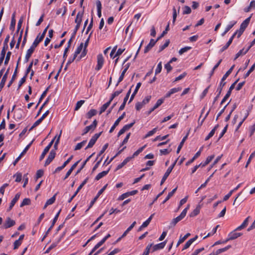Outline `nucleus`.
Returning a JSON list of instances; mask_svg holds the SVG:
<instances>
[{"mask_svg": "<svg viewBox=\"0 0 255 255\" xmlns=\"http://www.w3.org/2000/svg\"><path fill=\"white\" fill-rule=\"evenodd\" d=\"M8 70H7L6 73L4 74V75L3 76L2 79L0 83V92L1 91L2 89L4 87L5 85V83L6 81L7 78V75H8Z\"/></svg>", "mask_w": 255, "mask_h": 255, "instance_id": "21", "label": "nucleus"}, {"mask_svg": "<svg viewBox=\"0 0 255 255\" xmlns=\"http://www.w3.org/2000/svg\"><path fill=\"white\" fill-rule=\"evenodd\" d=\"M164 102V99H159L157 100L155 105L153 106V109L158 108Z\"/></svg>", "mask_w": 255, "mask_h": 255, "instance_id": "48", "label": "nucleus"}, {"mask_svg": "<svg viewBox=\"0 0 255 255\" xmlns=\"http://www.w3.org/2000/svg\"><path fill=\"white\" fill-rule=\"evenodd\" d=\"M130 133H128V134H127L126 137L125 138L124 140L122 141V142L121 144V146H123L124 144H125L128 142V139L130 137Z\"/></svg>", "mask_w": 255, "mask_h": 255, "instance_id": "63", "label": "nucleus"}, {"mask_svg": "<svg viewBox=\"0 0 255 255\" xmlns=\"http://www.w3.org/2000/svg\"><path fill=\"white\" fill-rule=\"evenodd\" d=\"M203 147H201L200 149V150L196 152V153L194 155V156L192 157V159H191L190 160L188 161L186 163V165L188 166L189 164H190L191 163H192L197 158H198L201 154V151L203 149Z\"/></svg>", "mask_w": 255, "mask_h": 255, "instance_id": "14", "label": "nucleus"}, {"mask_svg": "<svg viewBox=\"0 0 255 255\" xmlns=\"http://www.w3.org/2000/svg\"><path fill=\"white\" fill-rule=\"evenodd\" d=\"M181 89H182V88L181 87H177V88H172V89H170L169 91H170V93L172 95L175 93L180 91L181 90Z\"/></svg>", "mask_w": 255, "mask_h": 255, "instance_id": "61", "label": "nucleus"}, {"mask_svg": "<svg viewBox=\"0 0 255 255\" xmlns=\"http://www.w3.org/2000/svg\"><path fill=\"white\" fill-rule=\"evenodd\" d=\"M87 141L86 140H83V141L78 143L75 147L74 150H80L83 146L85 145L86 144Z\"/></svg>", "mask_w": 255, "mask_h": 255, "instance_id": "38", "label": "nucleus"}, {"mask_svg": "<svg viewBox=\"0 0 255 255\" xmlns=\"http://www.w3.org/2000/svg\"><path fill=\"white\" fill-rule=\"evenodd\" d=\"M83 15V12H78L77 14L75 20V23H76L77 24H80L81 25V23L82 22V17Z\"/></svg>", "mask_w": 255, "mask_h": 255, "instance_id": "24", "label": "nucleus"}, {"mask_svg": "<svg viewBox=\"0 0 255 255\" xmlns=\"http://www.w3.org/2000/svg\"><path fill=\"white\" fill-rule=\"evenodd\" d=\"M169 43H170L169 40V39L167 40L163 45H162L159 47V52L162 51L163 49H164L165 48H166L168 46Z\"/></svg>", "mask_w": 255, "mask_h": 255, "instance_id": "49", "label": "nucleus"}, {"mask_svg": "<svg viewBox=\"0 0 255 255\" xmlns=\"http://www.w3.org/2000/svg\"><path fill=\"white\" fill-rule=\"evenodd\" d=\"M219 227V225H217L213 230L212 231L209 233L205 237H204L203 238V239H205L206 238H207V237H209L210 236H211L212 235H213L214 234L216 233V231H217V230L218 229V228Z\"/></svg>", "mask_w": 255, "mask_h": 255, "instance_id": "41", "label": "nucleus"}, {"mask_svg": "<svg viewBox=\"0 0 255 255\" xmlns=\"http://www.w3.org/2000/svg\"><path fill=\"white\" fill-rule=\"evenodd\" d=\"M132 157H127L122 163L119 164L117 167V170H119L124 167Z\"/></svg>", "mask_w": 255, "mask_h": 255, "instance_id": "25", "label": "nucleus"}, {"mask_svg": "<svg viewBox=\"0 0 255 255\" xmlns=\"http://www.w3.org/2000/svg\"><path fill=\"white\" fill-rule=\"evenodd\" d=\"M15 224V222L13 220H12L9 217L6 219L3 225V228L4 229H7L13 226Z\"/></svg>", "mask_w": 255, "mask_h": 255, "instance_id": "6", "label": "nucleus"}, {"mask_svg": "<svg viewBox=\"0 0 255 255\" xmlns=\"http://www.w3.org/2000/svg\"><path fill=\"white\" fill-rule=\"evenodd\" d=\"M55 138L56 136L49 142L48 145L44 149L42 154H41L39 157L40 161H41L44 158L45 155L47 154V153L48 152L50 148L52 146Z\"/></svg>", "mask_w": 255, "mask_h": 255, "instance_id": "4", "label": "nucleus"}, {"mask_svg": "<svg viewBox=\"0 0 255 255\" xmlns=\"http://www.w3.org/2000/svg\"><path fill=\"white\" fill-rule=\"evenodd\" d=\"M157 40V39L156 40H155L153 39H150L149 43L145 47L144 50V53H147L148 52L149 50L155 45Z\"/></svg>", "mask_w": 255, "mask_h": 255, "instance_id": "16", "label": "nucleus"}, {"mask_svg": "<svg viewBox=\"0 0 255 255\" xmlns=\"http://www.w3.org/2000/svg\"><path fill=\"white\" fill-rule=\"evenodd\" d=\"M85 103L84 100H80L77 102L76 106L75 107V110H78L82 106V105Z\"/></svg>", "mask_w": 255, "mask_h": 255, "instance_id": "46", "label": "nucleus"}, {"mask_svg": "<svg viewBox=\"0 0 255 255\" xmlns=\"http://www.w3.org/2000/svg\"><path fill=\"white\" fill-rule=\"evenodd\" d=\"M126 72H126V69H124L123 70V71H122V73H121V75H120V77L119 78V80H118V81L117 82V84H116L117 86L119 85V84L121 82H122L123 80L124 76H125V75Z\"/></svg>", "mask_w": 255, "mask_h": 255, "instance_id": "42", "label": "nucleus"}, {"mask_svg": "<svg viewBox=\"0 0 255 255\" xmlns=\"http://www.w3.org/2000/svg\"><path fill=\"white\" fill-rule=\"evenodd\" d=\"M158 130L157 128H155L151 130L148 131L147 133L145 135L144 138H147L149 136L153 135Z\"/></svg>", "mask_w": 255, "mask_h": 255, "instance_id": "40", "label": "nucleus"}, {"mask_svg": "<svg viewBox=\"0 0 255 255\" xmlns=\"http://www.w3.org/2000/svg\"><path fill=\"white\" fill-rule=\"evenodd\" d=\"M197 238H198V237H197V236H196L194 238H192V239H190L189 240H188L185 244L183 250H186V249H188L191 246V245L193 243V242H194L197 239Z\"/></svg>", "mask_w": 255, "mask_h": 255, "instance_id": "27", "label": "nucleus"}, {"mask_svg": "<svg viewBox=\"0 0 255 255\" xmlns=\"http://www.w3.org/2000/svg\"><path fill=\"white\" fill-rule=\"evenodd\" d=\"M97 111L95 109L90 110L87 114V117L88 119H91L92 117L96 115Z\"/></svg>", "mask_w": 255, "mask_h": 255, "instance_id": "35", "label": "nucleus"}, {"mask_svg": "<svg viewBox=\"0 0 255 255\" xmlns=\"http://www.w3.org/2000/svg\"><path fill=\"white\" fill-rule=\"evenodd\" d=\"M191 49V47L190 46H186L185 47L182 48L180 49L179 51V54L180 55H182L185 52H187L188 50H190Z\"/></svg>", "mask_w": 255, "mask_h": 255, "instance_id": "43", "label": "nucleus"}, {"mask_svg": "<svg viewBox=\"0 0 255 255\" xmlns=\"http://www.w3.org/2000/svg\"><path fill=\"white\" fill-rule=\"evenodd\" d=\"M254 8H255V0H253L250 2V5L247 8V9L246 10V11L248 12L250 9Z\"/></svg>", "mask_w": 255, "mask_h": 255, "instance_id": "52", "label": "nucleus"}, {"mask_svg": "<svg viewBox=\"0 0 255 255\" xmlns=\"http://www.w3.org/2000/svg\"><path fill=\"white\" fill-rule=\"evenodd\" d=\"M225 84H226L225 82H224V83L221 82L220 83V85H219V87L217 89V92H218V93L217 95L216 96V97L215 98V99L214 100V102H213L214 103L215 102H216V101L219 98V97L220 96V94H221V93L222 92V88L224 86Z\"/></svg>", "mask_w": 255, "mask_h": 255, "instance_id": "17", "label": "nucleus"}, {"mask_svg": "<svg viewBox=\"0 0 255 255\" xmlns=\"http://www.w3.org/2000/svg\"><path fill=\"white\" fill-rule=\"evenodd\" d=\"M144 106L142 102H137L135 105V108L137 111H139Z\"/></svg>", "mask_w": 255, "mask_h": 255, "instance_id": "62", "label": "nucleus"}, {"mask_svg": "<svg viewBox=\"0 0 255 255\" xmlns=\"http://www.w3.org/2000/svg\"><path fill=\"white\" fill-rule=\"evenodd\" d=\"M97 121L95 120L93 123L88 126H87L84 129L83 132L82 134V135L86 134L88 133L90 130H93L97 127Z\"/></svg>", "mask_w": 255, "mask_h": 255, "instance_id": "5", "label": "nucleus"}, {"mask_svg": "<svg viewBox=\"0 0 255 255\" xmlns=\"http://www.w3.org/2000/svg\"><path fill=\"white\" fill-rule=\"evenodd\" d=\"M190 235V233L186 234L184 237L180 236V239L176 245V247H178L180 244L183 243L184 241Z\"/></svg>", "mask_w": 255, "mask_h": 255, "instance_id": "34", "label": "nucleus"}, {"mask_svg": "<svg viewBox=\"0 0 255 255\" xmlns=\"http://www.w3.org/2000/svg\"><path fill=\"white\" fill-rule=\"evenodd\" d=\"M21 244V242H20L19 241H18L17 240H16L14 242V244H13V245H14L13 249L14 250L17 249L20 246Z\"/></svg>", "mask_w": 255, "mask_h": 255, "instance_id": "64", "label": "nucleus"}, {"mask_svg": "<svg viewBox=\"0 0 255 255\" xmlns=\"http://www.w3.org/2000/svg\"><path fill=\"white\" fill-rule=\"evenodd\" d=\"M88 179H85L82 183L80 185V186L78 187L77 190L75 191L73 195L68 200V202L70 203L72 200L74 199V198L76 196L78 193L80 191V190L82 189V188L84 186V185L87 182Z\"/></svg>", "mask_w": 255, "mask_h": 255, "instance_id": "9", "label": "nucleus"}, {"mask_svg": "<svg viewBox=\"0 0 255 255\" xmlns=\"http://www.w3.org/2000/svg\"><path fill=\"white\" fill-rule=\"evenodd\" d=\"M11 54V53L10 51H8L6 53V57H5V61H4L5 65H6L8 64L9 60L10 59V57Z\"/></svg>", "mask_w": 255, "mask_h": 255, "instance_id": "58", "label": "nucleus"}, {"mask_svg": "<svg viewBox=\"0 0 255 255\" xmlns=\"http://www.w3.org/2000/svg\"><path fill=\"white\" fill-rule=\"evenodd\" d=\"M191 12V9L189 6L186 5L183 7V14H190Z\"/></svg>", "mask_w": 255, "mask_h": 255, "instance_id": "47", "label": "nucleus"}, {"mask_svg": "<svg viewBox=\"0 0 255 255\" xmlns=\"http://www.w3.org/2000/svg\"><path fill=\"white\" fill-rule=\"evenodd\" d=\"M166 241H165L162 243L154 245L152 248V252L163 249L166 245Z\"/></svg>", "mask_w": 255, "mask_h": 255, "instance_id": "15", "label": "nucleus"}, {"mask_svg": "<svg viewBox=\"0 0 255 255\" xmlns=\"http://www.w3.org/2000/svg\"><path fill=\"white\" fill-rule=\"evenodd\" d=\"M146 147V145H143V146L139 148L138 150H137L136 151L134 152L132 156L131 157L132 158L137 156L140 152H141Z\"/></svg>", "mask_w": 255, "mask_h": 255, "instance_id": "39", "label": "nucleus"}, {"mask_svg": "<svg viewBox=\"0 0 255 255\" xmlns=\"http://www.w3.org/2000/svg\"><path fill=\"white\" fill-rule=\"evenodd\" d=\"M176 162H175L174 163H173L171 165H170L168 169H167L166 172L165 173L164 175H163L160 184L162 185L165 181L166 180L170 173L171 172L173 168H174Z\"/></svg>", "mask_w": 255, "mask_h": 255, "instance_id": "3", "label": "nucleus"}, {"mask_svg": "<svg viewBox=\"0 0 255 255\" xmlns=\"http://www.w3.org/2000/svg\"><path fill=\"white\" fill-rule=\"evenodd\" d=\"M177 190V187L173 189L171 192H170L167 196L166 197V198L164 199V200L162 202V204H164L166 203L174 194L175 191Z\"/></svg>", "mask_w": 255, "mask_h": 255, "instance_id": "33", "label": "nucleus"}, {"mask_svg": "<svg viewBox=\"0 0 255 255\" xmlns=\"http://www.w3.org/2000/svg\"><path fill=\"white\" fill-rule=\"evenodd\" d=\"M110 105V102H108L104 104L101 108L100 111V114H102L103 112H104L108 108V107Z\"/></svg>", "mask_w": 255, "mask_h": 255, "instance_id": "37", "label": "nucleus"}, {"mask_svg": "<svg viewBox=\"0 0 255 255\" xmlns=\"http://www.w3.org/2000/svg\"><path fill=\"white\" fill-rule=\"evenodd\" d=\"M107 186V185H106L101 189H100L99 191L97 196L94 198V199L92 201H91V202L90 204L89 208H91L93 206V205H94V204L95 203V202L97 200V199L98 198V197L100 196L101 194H102V193L105 190Z\"/></svg>", "mask_w": 255, "mask_h": 255, "instance_id": "12", "label": "nucleus"}, {"mask_svg": "<svg viewBox=\"0 0 255 255\" xmlns=\"http://www.w3.org/2000/svg\"><path fill=\"white\" fill-rule=\"evenodd\" d=\"M255 156V150L250 155L246 165V167H247L250 164L251 160Z\"/></svg>", "mask_w": 255, "mask_h": 255, "instance_id": "55", "label": "nucleus"}, {"mask_svg": "<svg viewBox=\"0 0 255 255\" xmlns=\"http://www.w3.org/2000/svg\"><path fill=\"white\" fill-rule=\"evenodd\" d=\"M60 212H61V210H60L56 214V215H55L54 218L53 219V221H52V224H51V226H54L55 223L56 222L57 219H58V218L59 216V214L60 213Z\"/></svg>", "mask_w": 255, "mask_h": 255, "instance_id": "59", "label": "nucleus"}, {"mask_svg": "<svg viewBox=\"0 0 255 255\" xmlns=\"http://www.w3.org/2000/svg\"><path fill=\"white\" fill-rule=\"evenodd\" d=\"M187 135H186L185 136H184L183 138V139H182L181 141L180 142L179 145H178L177 149V151L176 152H177V153H178L180 152V151L181 149L182 148V146H183V145L185 140L187 139Z\"/></svg>", "mask_w": 255, "mask_h": 255, "instance_id": "36", "label": "nucleus"}, {"mask_svg": "<svg viewBox=\"0 0 255 255\" xmlns=\"http://www.w3.org/2000/svg\"><path fill=\"white\" fill-rule=\"evenodd\" d=\"M151 98V96H147L146 97H145V98L141 102L142 104H143L144 105H145L146 104L148 103L149 102V101H150Z\"/></svg>", "mask_w": 255, "mask_h": 255, "instance_id": "54", "label": "nucleus"}, {"mask_svg": "<svg viewBox=\"0 0 255 255\" xmlns=\"http://www.w3.org/2000/svg\"><path fill=\"white\" fill-rule=\"evenodd\" d=\"M34 51V49H33V48H32L30 47L27 50L26 53V55H25V58H24V62H25L26 63V62H27L29 61V58L31 57L32 54L33 53Z\"/></svg>", "mask_w": 255, "mask_h": 255, "instance_id": "18", "label": "nucleus"}, {"mask_svg": "<svg viewBox=\"0 0 255 255\" xmlns=\"http://www.w3.org/2000/svg\"><path fill=\"white\" fill-rule=\"evenodd\" d=\"M104 63V58L102 54L97 55V65L95 68V70L99 71L103 67Z\"/></svg>", "mask_w": 255, "mask_h": 255, "instance_id": "2", "label": "nucleus"}, {"mask_svg": "<svg viewBox=\"0 0 255 255\" xmlns=\"http://www.w3.org/2000/svg\"><path fill=\"white\" fill-rule=\"evenodd\" d=\"M236 22H237L235 21H231L230 23L227 26L225 29L226 31L228 32L234 26Z\"/></svg>", "mask_w": 255, "mask_h": 255, "instance_id": "51", "label": "nucleus"}, {"mask_svg": "<svg viewBox=\"0 0 255 255\" xmlns=\"http://www.w3.org/2000/svg\"><path fill=\"white\" fill-rule=\"evenodd\" d=\"M152 244H150V245H148L145 250V251L144 252L143 254V255H148L149 252H150V251L151 250V248L152 247Z\"/></svg>", "mask_w": 255, "mask_h": 255, "instance_id": "53", "label": "nucleus"}, {"mask_svg": "<svg viewBox=\"0 0 255 255\" xmlns=\"http://www.w3.org/2000/svg\"><path fill=\"white\" fill-rule=\"evenodd\" d=\"M162 70V62H160L158 65L157 66L155 69V75H157L161 72V71Z\"/></svg>", "mask_w": 255, "mask_h": 255, "instance_id": "50", "label": "nucleus"}, {"mask_svg": "<svg viewBox=\"0 0 255 255\" xmlns=\"http://www.w3.org/2000/svg\"><path fill=\"white\" fill-rule=\"evenodd\" d=\"M250 219V217H248L243 222V223L239 226L236 230H241L242 229L245 228L248 224L249 219Z\"/></svg>", "mask_w": 255, "mask_h": 255, "instance_id": "26", "label": "nucleus"}, {"mask_svg": "<svg viewBox=\"0 0 255 255\" xmlns=\"http://www.w3.org/2000/svg\"><path fill=\"white\" fill-rule=\"evenodd\" d=\"M110 171V168H109L106 171H103L100 173H99L95 177V180H99L100 179H101L102 178H103V177L105 176L106 175H107L108 174V173H109Z\"/></svg>", "mask_w": 255, "mask_h": 255, "instance_id": "22", "label": "nucleus"}, {"mask_svg": "<svg viewBox=\"0 0 255 255\" xmlns=\"http://www.w3.org/2000/svg\"><path fill=\"white\" fill-rule=\"evenodd\" d=\"M141 85V84L140 82L136 84L135 88L133 93L132 94V95L130 96V99H129V103H130L133 100V99L134 98V96L137 94V93L139 88L140 87Z\"/></svg>", "mask_w": 255, "mask_h": 255, "instance_id": "20", "label": "nucleus"}, {"mask_svg": "<svg viewBox=\"0 0 255 255\" xmlns=\"http://www.w3.org/2000/svg\"><path fill=\"white\" fill-rule=\"evenodd\" d=\"M56 199V194L54 195L53 197L48 199L46 202L45 203L44 206V209H45L48 206L52 204L55 201Z\"/></svg>", "mask_w": 255, "mask_h": 255, "instance_id": "29", "label": "nucleus"}, {"mask_svg": "<svg viewBox=\"0 0 255 255\" xmlns=\"http://www.w3.org/2000/svg\"><path fill=\"white\" fill-rule=\"evenodd\" d=\"M255 68V64H254L252 66V67L250 68L249 70L247 72V73L244 75V78L245 79L247 78L250 75V74L254 70Z\"/></svg>", "mask_w": 255, "mask_h": 255, "instance_id": "44", "label": "nucleus"}, {"mask_svg": "<svg viewBox=\"0 0 255 255\" xmlns=\"http://www.w3.org/2000/svg\"><path fill=\"white\" fill-rule=\"evenodd\" d=\"M246 50H245L244 48L240 50L236 54L235 58V60H236L239 57H240L242 55H245V54H244V52H245Z\"/></svg>", "mask_w": 255, "mask_h": 255, "instance_id": "60", "label": "nucleus"}, {"mask_svg": "<svg viewBox=\"0 0 255 255\" xmlns=\"http://www.w3.org/2000/svg\"><path fill=\"white\" fill-rule=\"evenodd\" d=\"M30 203V200L29 198H25L21 202L20 207H22L24 206L29 205Z\"/></svg>", "mask_w": 255, "mask_h": 255, "instance_id": "45", "label": "nucleus"}, {"mask_svg": "<svg viewBox=\"0 0 255 255\" xmlns=\"http://www.w3.org/2000/svg\"><path fill=\"white\" fill-rule=\"evenodd\" d=\"M134 124V122L131 123L129 124L125 125L123 128L119 131L118 134V136H120L122 134H123L127 130H128Z\"/></svg>", "mask_w": 255, "mask_h": 255, "instance_id": "10", "label": "nucleus"}, {"mask_svg": "<svg viewBox=\"0 0 255 255\" xmlns=\"http://www.w3.org/2000/svg\"><path fill=\"white\" fill-rule=\"evenodd\" d=\"M22 111L20 109H18L14 112V118L15 119L20 120L22 118Z\"/></svg>", "mask_w": 255, "mask_h": 255, "instance_id": "31", "label": "nucleus"}, {"mask_svg": "<svg viewBox=\"0 0 255 255\" xmlns=\"http://www.w3.org/2000/svg\"><path fill=\"white\" fill-rule=\"evenodd\" d=\"M242 235V234L240 233H237L235 232H233L230 233L228 235V238H227V240H233L239 237H240Z\"/></svg>", "mask_w": 255, "mask_h": 255, "instance_id": "13", "label": "nucleus"}, {"mask_svg": "<svg viewBox=\"0 0 255 255\" xmlns=\"http://www.w3.org/2000/svg\"><path fill=\"white\" fill-rule=\"evenodd\" d=\"M117 48V46H115V47H114L110 53V57L112 59H114L116 57L115 55H114V54H115V52H116Z\"/></svg>", "mask_w": 255, "mask_h": 255, "instance_id": "57", "label": "nucleus"}, {"mask_svg": "<svg viewBox=\"0 0 255 255\" xmlns=\"http://www.w3.org/2000/svg\"><path fill=\"white\" fill-rule=\"evenodd\" d=\"M73 156L71 155L69 158L67 159L66 161H65L63 165L61 166H59L57 168H56L54 171V173H57L62 170L72 160L73 158Z\"/></svg>", "mask_w": 255, "mask_h": 255, "instance_id": "11", "label": "nucleus"}, {"mask_svg": "<svg viewBox=\"0 0 255 255\" xmlns=\"http://www.w3.org/2000/svg\"><path fill=\"white\" fill-rule=\"evenodd\" d=\"M200 206L198 205L196 208L190 213V216L191 217H193L198 215L200 213Z\"/></svg>", "mask_w": 255, "mask_h": 255, "instance_id": "30", "label": "nucleus"}, {"mask_svg": "<svg viewBox=\"0 0 255 255\" xmlns=\"http://www.w3.org/2000/svg\"><path fill=\"white\" fill-rule=\"evenodd\" d=\"M62 237H61L60 238H59L56 242H53L49 247L47 249L46 251V253H48L51 250H52V249L54 248L55 247H56L57 246V245L58 244V243L61 241V239H62Z\"/></svg>", "mask_w": 255, "mask_h": 255, "instance_id": "23", "label": "nucleus"}, {"mask_svg": "<svg viewBox=\"0 0 255 255\" xmlns=\"http://www.w3.org/2000/svg\"><path fill=\"white\" fill-rule=\"evenodd\" d=\"M231 248V246L229 245V246H227V247H225L224 248H222V249H220L217 250L214 253H215L216 255H218L219 254H220L222 253H223V252H225L227 251L228 250H229Z\"/></svg>", "mask_w": 255, "mask_h": 255, "instance_id": "32", "label": "nucleus"}, {"mask_svg": "<svg viewBox=\"0 0 255 255\" xmlns=\"http://www.w3.org/2000/svg\"><path fill=\"white\" fill-rule=\"evenodd\" d=\"M101 133H102V132L95 134L92 137V138L90 139L88 145L85 148V149H87L88 148L92 147L93 146V145L95 144V143H96L98 138L101 135Z\"/></svg>", "mask_w": 255, "mask_h": 255, "instance_id": "1", "label": "nucleus"}, {"mask_svg": "<svg viewBox=\"0 0 255 255\" xmlns=\"http://www.w3.org/2000/svg\"><path fill=\"white\" fill-rule=\"evenodd\" d=\"M125 115H126V113L125 112L123 113V114L121 116H120L118 118V119L115 121V123L114 124L113 126L111 127V128L109 131V132L110 133L112 132L114 130L116 127L117 126H118V125L119 124V123L120 122V121L124 118Z\"/></svg>", "mask_w": 255, "mask_h": 255, "instance_id": "8", "label": "nucleus"}, {"mask_svg": "<svg viewBox=\"0 0 255 255\" xmlns=\"http://www.w3.org/2000/svg\"><path fill=\"white\" fill-rule=\"evenodd\" d=\"M14 177H15V182H19L21 180L22 175L21 173H16L14 175Z\"/></svg>", "mask_w": 255, "mask_h": 255, "instance_id": "56", "label": "nucleus"}, {"mask_svg": "<svg viewBox=\"0 0 255 255\" xmlns=\"http://www.w3.org/2000/svg\"><path fill=\"white\" fill-rule=\"evenodd\" d=\"M96 4L97 8V15L99 17H101L102 16V3L99 0H97Z\"/></svg>", "mask_w": 255, "mask_h": 255, "instance_id": "19", "label": "nucleus"}, {"mask_svg": "<svg viewBox=\"0 0 255 255\" xmlns=\"http://www.w3.org/2000/svg\"><path fill=\"white\" fill-rule=\"evenodd\" d=\"M235 65H233L229 70L225 74V75L223 76L221 79V82L222 83H224L223 81L225 80L229 76V75L232 73L233 71Z\"/></svg>", "mask_w": 255, "mask_h": 255, "instance_id": "28", "label": "nucleus"}, {"mask_svg": "<svg viewBox=\"0 0 255 255\" xmlns=\"http://www.w3.org/2000/svg\"><path fill=\"white\" fill-rule=\"evenodd\" d=\"M55 155H56V152L53 149H52L50 153H49V154L47 157V158L46 159V161H45V166H47L48 165H49L51 162L54 159V158H55Z\"/></svg>", "mask_w": 255, "mask_h": 255, "instance_id": "7", "label": "nucleus"}]
</instances>
